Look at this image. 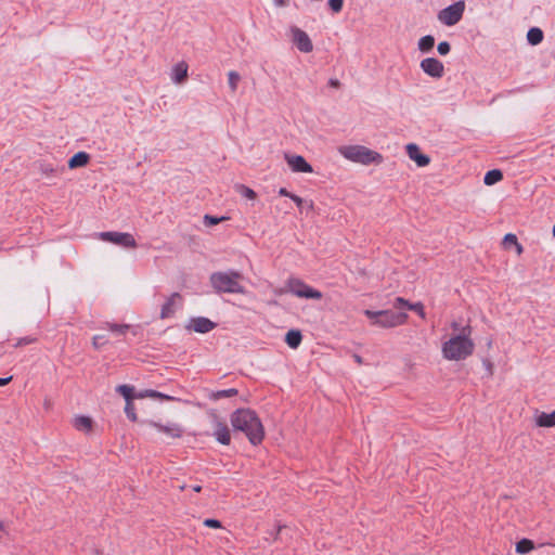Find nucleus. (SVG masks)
Segmentation results:
<instances>
[{
    "label": "nucleus",
    "mask_w": 555,
    "mask_h": 555,
    "mask_svg": "<svg viewBox=\"0 0 555 555\" xmlns=\"http://www.w3.org/2000/svg\"><path fill=\"white\" fill-rule=\"evenodd\" d=\"M234 430L246 435L253 446H258L264 438V429L257 413L250 409H237L230 416Z\"/></svg>",
    "instance_id": "f257e3e1"
},
{
    "label": "nucleus",
    "mask_w": 555,
    "mask_h": 555,
    "mask_svg": "<svg viewBox=\"0 0 555 555\" xmlns=\"http://www.w3.org/2000/svg\"><path fill=\"white\" fill-rule=\"evenodd\" d=\"M472 327L466 325L462 327L461 333L451 337L442 345V354L448 360H462L470 356L474 351V343L469 338Z\"/></svg>",
    "instance_id": "f03ea898"
},
{
    "label": "nucleus",
    "mask_w": 555,
    "mask_h": 555,
    "mask_svg": "<svg viewBox=\"0 0 555 555\" xmlns=\"http://www.w3.org/2000/svg\"><path fill=\"white\" fill-rule=\"evenodd\" d=\"M241 272L230 269L212 272L209 282L217 294H245L246 289L241 284Z\"/></svg>",
    "instance_id": "7ed1b4c3"
},
{
    "label": "nucleus",
    "mask_w": 555,
    "mask_h": 555,
    "mask_svg": "<svg viewBox=\"0 0 555 555\" xmlns=\"http://www.w3.org/2000/svg\"><path fill=\"white\" fill-rule=\"evenodd\" d=\"M340 154L348 160L362 165L380 164L383 155L364 145H346L339 147Z\"/></svg>",
    "instance_id": "20e7f679"
},
{
    "label": "nucleus",
    "mask_w": 555,
    "mask_h": 555,
    "mask_svg": "<svg viewBox=\"0 0 555 555\" xmlns=\"http://www.w3.org/2000/svg\"><path fill=\"white\" fill-rule=\"evenodd\" d=\"M364 314L372 320V324L390 328L402 325L408 320V313L405 312H397L392 310H364Z\"/></svg>",
    "instance_id": "39448f33"
},
{
    "label": "nucleus",
    "mask_w": 555,
    "mask_h": 555,
    "mask_svg": "<svg viewBox=\"0 0 555 555\" xmlns=\"http://www.w3.org/2000/svg\"><path fill=\"white\" fill-rule=\"evenodd\" d=\"M286 286L289 293L299 298L320 300L323 297L320 291L309 286L302 280L297 278L288 279Z\"/></svg>",
    "instance_id": "423d86ee"
},
{
    "label": "nucleus",
    "mask_w": 555,
    "mask_h": 555,
    "mask_svg": "<svg viewBox=\"0 0 555 555\" xmlns=\"http://www.w3.org/2000/svg\"><path fill=\"white\" fill-rule=\"evenodd\" d=\"M464 11L465 1L459 0L440 10L438 13V20L446 26H454L462 20Z\"/></svg>",
    "instance_id": "0eeeda50"
},
{
    "label": "nucleus",
    "mask_w": 555,
    "mask_h": 555,
    "mask_svg": "<svg viewBox=\"0 0 555 555\" xmlns=\"http://www.w3.org/2000/svg\"><path fill=\"white\" fill-rule=\"evenodd\" d=\"M100 237L103 241L113 243L115 245L125 247V248H134L137 247V242L132 234L127 232H116V231H107L101 232Z\"/></svg>",
    "instance_id": "6e6552de"
},
{
    "label": "nucleus",
    "mask_w": 555,
    "mask_h": 555,
    "mask_svg": "<svg viewBox=\"0 0 555 555\" xmlns=\"http://www.w3.org/2000/svg\"><path fill=\"white\" fill-rule=\"evenodd\" d=\"M292 41L302 53H310L313 50V43L309 35L297 26L291 27Z\"/></svg>",
    "instance_id": "1a4fd4ad"
},
{
    "label": "nucleus",
    "mask_w": 555,
    "mask_h": 555,
    "mask_svg": "<svg viewBox=\"0 0 555 555\" xmlns=\"http://www.w3.org/2000/svg\"><path fill=\"white\" fill-rule=\"evenodd\" d=\"M421 69L429 77L440 79L444 75V65L437 57H426L420 63Z\"/></svg>",
    "instance_id": "9d476101"
},
{
    "label": "nucleus",
    "mask_w": 555,
    "mask_h": 555,
    "mask_svg": "<svg viewBox=\"0 0 555 555\" xmlns=\"http://www.w3.org/2000/svg\"><path fill=\"white\" fill-rule=\"evenodd\" d=\"M285 160L289 169L294 172L311 173L312 166L301 155L285 153Z\"/></svg>",
    "instance_id": "9b49d317"
},
{
    "label": "nucleus",
    "mask_w": 555,
    "mask_h": 555,
    "mask_svg": "<svg viewBox=\"0 0 555 555\" xmlns=\"http://www.w3.org/2000/svg\"><path fill=\"white\" fill-rule=\"evenodd\" d=\"M149 425L155 428L157 431L163 433L173 439L181 438L183 435V428L178 423L168 422L167 424H162L159 422L150 421Z\"/></svg>",
    "instance_id": "f8f14e48"
},
{
    "label": "nucleus",
    "mask_w": 555,
    "mask_h": 555,
    "mask_svg": "<svg viewBox=\"0 0 555 555\" xmlns=\"http://www.w3.org/2000/svg\"><path fill=\"white\" fill-rule=\"evenodd\" d=\"M212 424V436L215 437V439L220 444L229 446L231 442V434L228 425L224 422L220 421L217 415H214Z\"/></svg>",
    "instance_id": "ddd939ff"
},
{
    "label": "nucleus",
    "mask_w": 555,
    "mask_h": 555,
    "mask_svg": "<svg viewBox=\"0 0 555 555\" xmlns=\"http://www.w3.org/2000/svg\"><path fill=\"white\" fill-rule=\"evenodd\" d=\"M217 324L205 317H193L190 319L186 328L196 333L205 334L212 331Z\"/></svg>",
    "instance_id": "4468645a"
},
{
    "label": "nucleus",
    "mask_w": 555,
    "mask_h": 555,
    "mask_svg": "<svg viewBox=\"0 0 555 555\" xmlns=\"http://www.w3.org/2000/svg\"><path fill=\"white\" fill-rule=\"evenodd\" d=\"M405 151L409 158L415 162L418 167H425L430 163V157L423 153L416 143H408L405 145Z\"/></svg>",
    "instance_id": "2eb2a0df"
},
{
    "label": "nucleus",
    "mask_w": 555,
    "mask_h": 555,
    "mask_svg": "<svg viewBox=\"0 0 555 555\" xmlns=\"http://www.w3.org/2000/svg\"><path fill=\"white\" fill-rule=\"evenodd\" d=\"M90 159L91 156L89 153L85 151H79L67 160V168L69 170L82 168L89 164Z\"/></svg>",
    "instance_id": "dca6fc26"
},
{
    "label": "nucleus",
    "mask_w": 555,
    "mask_h": 555,
    "mask_svg": "<svg viewBox=\"0 0 555 555\" xmlns=\"http://www.w3.org/2000/svg\"><path fill=\"white\" fill-rule=\"evenodd\" d=\"M393 307L397 308V309H400L402 307H406L408 309L415 311L422 319L425 318L424 306H423L422 302L411 304V302H409L408 300H405L402 297H397L395 299Z\"/></svg>",
    "instance_id": "f3484780"
},
{
    "label": "nucleus",
    "mask_w": 555,
    "mask_h": 555,
    "mask_svg": "<svg viewBox=\"0 0 555 555\" xmlns=\"http://www.w3.org/2000/svg\"><path fill=\"white\" fill-rule=\"evenodd\" d=\"M181 300V295L179 293H173L171 296L164 302L160 309V318L167 319L173 315L175 313V305L176 300Z\"/></svg>",
    "instance_id": "a211bd4d"
},
{
    "label": "nucleus",
    "mask_w": 555,
    "mask_h": 555,
    "mask_svg": "<svg viewBox=\"0 0 555 555\" xmlns=\"http://www.w3.org/2000/svg\"><path fill=\"white\" fill-rule=\"evenodd\" d=\"M188 78V65L184 62L178 63L173 66L171 79L176 83H182Z\"/></svg>",
    "instance_id": "6ab92c4d"
},
{
    "label": "nucleus",
    "mask_w": 555,
    "mask_h": 555,
    "mask_svg": "<svg viewBox=\"0 0 555 555\" xmlns=\"http://www.w3.org/2000/svg\"><path fill=\"white\" fill-rule=\"evenodd\" d=\"M544 39V33L540 27H530L527 31V41L530 46H538Z\"/></svg>",
    "instance_id": "aec40b11"
},
{
    "label": "nucleus",
    "mask_w": 555,
    "mask_h": 555,
    "mask_svg": "<svg viewBox=\"0 0 555 555\" xmlns=\"http://www.w3.org/2000/svg\"><path fill=\"white\" fill-rule=\"evenodd\" d=\"M435 37L433 35H425L418 39L417 48L422 53H431L435 47Z\"/></svg>",
    "instance_id": "412c9836"
},
{
    "label": "nucleus",
    "mask_w": 555,
    "mask_h": 555,
    "mask_svg": "<svg viewBox=\"0 0 555 555\" xmlns=\"http://www.w3.org/2000/svg\"><path fill=\"white\" fill-rule=\"evenodd\" d=\"M302 340V334L299 330H289L285 335V343L292 349H297Z\"/></svg>",
    "instance_id": "4be33fe9"
},
{
    "label": "nucleus",
    "mask_w": 555,
    "mask_h": 555,
    "mask_svg": "<svg viewBox=\"0 0 555 555\" xmlns=\"http://www.w3.org/2000/svg\"><path fill=\"white\" fill-rule=\"evenodd\" d=\"M74 427L80 431H90L92 428V420L89 416L78 415L74 418Z\"/></svg>",
    "instance_id": "5701e85b"
},
{
    "label": "nucleus",
    "mask_w": 555,
    "mask_h": 555,
    "mask_svg": "<svg viewBox=\"0 0 555 555\" xmlns=\"http://www.w3.org/2000/svg\"><path fill=\"white\" fill-rule=\"evenodd\" d=\"M135 397L138 399L149 397V398H155V399H162V400H168V401L173 400V397H171L169 395H165L157 390H153V389H145V390L139 391Z\"/></svg>",
    "instance_id": "b1692460"
},
{
    "label": "nucleus",
    "mask_w": 555,
    "mask_h": 555,
    "mask_svg": "<svg viewBox=\"0 0 555 555\" xmlns=\"http://www.w3.org/2000/svg\"><path fill=\"white\" fill-rule=\"evenodd\" d=\"M537 425L540 427H554L555 426V411L551 413L542 412L537 417Z\"/></svg>",
    "instance_id": "393cba45"
},
{
    "label": "nucleus",
    "mask_w": 555,
    "mask_h": 555,
    "mask_svg": "<svg viewBox=\"0 0 555 555\" xmlns=\"http://www.w3.org/2000/svg\"><path fill=\"white\" fill-rule=\"evenodd\" d=\"M116 391L120 393L128 403L131 402L134 398H137L135 396L138 393L134 392V388L132 386L126 384L117 386Z\"/></svg>",
    "instance_id": "a878e982"
},
{
    "label": "nucleus",
    "mask_w": 555,
    "mask_h": 555,
    "mask_svg": "<svg viewBox=\"0 0 555 555\" xmlns=\"http://www.w3.org/2000/svg\"><path fill=\"white\" fill-rule=\"evenodd\" d=\"M238 393V390L236 388H229V389H222L212 391L209 396L211 400H220L222 398H231Z\"/></svg>",
    "instance_id": "bb28decb"
},
{
    "label": "nucleus",
    "mask_w": 555,
    "mask_h": 555,
    "mask_svg": "<svg viewBox=\"0 0 555 555\" xmlns=\"http://www.w3.org/2000/svg\"><path fill=\"white\" fill-rule=\"evenodd\" d=\"M532 550H534V543L529 539L524 538L516 543V552L518 554H528Z\"/></svg>",
    "instance_id": "cd10ccee"
},
{
    "label": "nucleus",
    "mask_w": 555,
    "mask_h": 555,
    "mask_svg": "<svg viewBox=\"0 0 555 555\" xmlns=\"http://www.w3.org/2000/svg\"><path fill=\"white\" fill-rule=\"evenodd\" d=\"M106 328L116 335H125L130 328L128 324L106 323Z\"/></svg>",
    "instance_id": "c85d7f7f"
},
{
    "label": "nucleus",
    "mask_w": 555,
    "mask_h": 555,
    "mask_svg": "<svg viewBox=\"0 0 555 555\" xmlns=\"http://www.w3.org/2000/svg\"><path fill=\"white\" fill-rule=\"evenodd\" d=\"M240 80L241 75L237 72L230 70L228 73V82L232 92L236 91Z\"/></svg>",
    "instance_id": "c756f323"
},
{
    "label": "nucleus",
    "mask_w": 555,
    "mask_h": 555,
    "mask_svg": "<svg viewBox=\"0 0 555 555\" xmlns=\"http://www.w3.org/2000/svg\"><path fill=\"white\" fill-rule=\"evenodd\" d=\"M37 340H38L37 336L27 335V336L18 338L13 346L15 348H18V347H23L26 345L35 344Z\"/></svg>",
    "instance_id": "7c9ffc66"
},
{
    "label": "nucleus",
    "mask_w": 555,
    "mask_h": 555,
    "mask_svg": "<svg viewBox=\"0 0 555 555\" xmlns=\"http://www.w3.org/2000/svg\"><path fill=\"white\" fill-rule=\"evenodd\" d=\"M328 9L334 13L337 14L341 12L344 8V0H327Z\"/></svg>",
    "instance_id": "2f4dec72"
},
{
    "label": "nucleus",
    "mask_w": 555,
    "mask_h": 555,
    "mask_svg": "<svg viewBox=\"0 0 555 555\" xmlns=\"http://www.w3.org/2000/svg\"><path fill=\"white\" fill-rule=\"evenodd\" d=\"M504 244H514L517 247L518 253H521L522 246L518 243L517 237L513 233H507L503 240Z\"/></svg>",
    "instance_id": "473e14b6"
},
{
    "label": "nucleus",
    "mask_w": 555,
    "mask_h": 555,
    "mask_svg": "<svg viewBox=\"0 0 555 555\" xmlns=\"http://www.w3.org/2000/svg\"><path fill=\"white\" fill-rule=\"evenodd\" d=\"M125 413L127 415V417L131 421V422H135L137 421V413H135V409H134V405L131 402H126V405H125Z\"/></svg>",
    "instance_id": "72a5a7b5"
},
{
    "label": "nucleus",
    "mask_w": 555,
    "mask_h": 555,
    "mask_svg": "<svg viewBox=\"0 0 555 555\" xmlns=\"http://www.w3.org/2000/svg\"><path fill=\"white\" fill-rule=\"evenodd\" d=\"M437 51L441 56H446L451 51V44L449 41H440L437 46Z\"/></svg>",
    "instance_id": "f704fd0d"
},
{
    "label": "nucleus",
    "mask_w": 555,
    "mask_h": 555,
    "mask_svg": "<svg viewBox=\"0 0 555 555\" xmlns=\"http://www.w3.org/2000/svg\"><path fill=\"white\" fill-rule=\"evenodd\" d=\"M237 190L240 191V193L244 196V197H247L249 199H254L256 197V193L254 190H251L250 188L248 186H245L243 184L238 185L237 186Z\"/></svg>",
    "instance_id": "c9c22d12"
},
{
    "label": "nucleus",
    "mask_w": 555,
    "mask_h": 555,
    "mask_svg": "<svg viewBox=\"0 0 555 555\" xmlns=\"http://www.w3.org/2000/svg\"><path fill=\"white\" fill-rule=\"evenodd\" d=\"M225 219H228V218H227V217H220V218H218V217H215V216L205 215V216H204V223H205L206 225H216V224H218L220 221L225 220Z\"/></svg>",
    "instance_id": "e433bc0d"
},
{
    "label": "nucleus",
    "mask_w": 555,
    "mask_h": 555,
    "mask_svg": "<svg viewBox=\"0 0 555 555\" xmlns=\"http://www.w3.org/2000/svg\"><path fill=\"white\" fill-rule=\"evenodd\" d=\"M203 524H204V526H206L208 528H214V529H219L222 527L220 520L215 519V518H206Z\"/></svg>",
    "instance_id": "4c0bfd02"
},
{
    "label": "nucleus",
    "mask_w": 555,
    "mask_h": 555,
    "mask_svg": "<svg viewBox=\"0 0 555 555\" xmlns=\"http://www.w3.org/2000/svg\"><path fill=\"white\" fill-rule=\"evenodd\" d=\"M503 176H483V182L487 185H493L501 181Z\"/></svg>",
    "instance_id": "58836bf2"
},
{
    "label": "nucleus",
    "mask_w": 555,
    "mask_h": 555,
    "mask_svg": "<svg viewBox=\"0 0 555 555\" xmlns=\"http://www.w3.org/2000/svg\"><path fill=\"white\" fill-rule=\"evenodd\" d=\"M106 343V338L103 335H95L93 337V346L99 349Z\"/></svg>",
    "instance_id": "ea45409f"
},
{
    "label": "nucleus",
    "mask_w": 555,
    "mask_h": 555,
    "mask_svg": "<svg viewBox=\"0 0 555 555\" xmlns=\"http://www.w3.org/2000/svg\"><path fill=\"white\" fill-rule=\"evenodd\" d=\"M40 170H41V173H44V175L56 172V169L52 168V166L50 164H46V165L41 164Z\"/></svg>",
    "instance_id": "a19ab883"
},
{
    "label": "nucleus",
    "mask_w": 555,
    "mask_h": 555,
    "mask_svg": "<svg viewBox=\"0 0 555 555\" xmlns=\"http://www.w3.org/2000/svg\"><path fill=\"white\" fill-rule=\"evenodd\" d=\"M291 199L296 204L297 207L305 204V201L296 194H293Z\"/></svg>",
    "instance_id": "79ce46f5"
},
{
    "label": "nucleus",
    "mask_w": 555,
    "mask_h": 555,
    "mask_svg": "<svg viewBox=\"0 0 555 555\" xmlns=\"http://www.w3.org/2000/svg\"><path fill=\"white\" fill-rule=\"evenodd\" d=\"M328 86L332 87V88H339L340 87V81L336 78H331L328 80Z\"/></svg>",
    "instance_id": "37998d69"
},
{
    "label": "nucleus",
    "mask_w": 555,
    "mask_h": 555,
    "mask_svg": "<svg viewBox=\"0 0 555 555\" xmlns=\"http://www.w3.org/2000/svg\"><path fill=\"white\" fill-rule=\"evenodd\" d=\"M279 194H280L281 196H286V197H289V198H291V197H292V195H293V193L288 192L285 188H281V189L279 190Z\"/></svg>",
    "instance_id": "c03bdc74"
},
{
    "label": "nucleus",
    "mask_w": 555,
    "mask_h": 555,
    "mask_svg": "<svg viewBox=\"0 0 555 555\" xmlns=\"http://www.w3.org/2000/svg\"><path fill=\"white\" fill-rule=\"evenodd\" d=\"M12 380V376L0 377V387L8 385Z\"/></svg>",
    "instance_id": "a18cd8bd"
},
{
    "label": "nucleus",
    "mask_w": 555,
    "mask_h": 555,
    "mask_svg": "<svg viewBox=\"0 0 555 555\" xmlns=\"http://www.w3.org/2000/svg\"><path fill=\"white\" fill-rule=\"evenodd\" d=\"M298 208H299V210L301 212L304 211L305 208L312 209L313 208V203L312 202H310V203L305 202V204L300 205V207H298Z\"/></svg>",
    "instance_id": "49530a36"
},
{
    "label": "nucleus",
    "mask_w": 555,
    "mask_h": 555,
    "mask_svg": "<svg viewBox=\"0 0 555 555\" xmlns=\"http://www.w3.org/2000/svg\"><path fill=\"white\" fill-rule=\"evenodd\" d=\"M289 0H274V4L276 7H286L288 4Z\"/></svg>",
    "instance_id": "de8ad7c7"
},
{
    "label": "nucleus",
    "mask_w": 555,
    "mask_h": 555,
    "mask_svg": "<svg viewBox=\"0 0 555 555\" xmlns=\"http://www.w3.org/2000/svg\"><path fill=\"white\" fill-rule=\"evenodd\" d=\"M486 173H503L500 168H493L486 171Z\"/></svg>",
    "instance_id": "09e8293b"
},
{
    "label": "nucleus",
    "mask_w": 555,
    "mask_h": 555,
    "mask_svg": "<svg viewBox=\"0 0 555 555\" xmlns=\"http://www.w3.org/2000/svg\"><path fill=\"white\" fill-rule=\"evenodd\" d=\"M353 359H354V361H356L357 363H359V364H361V363H362V358H361V356H359V354H353Z\"/></svg>",
    "instance_id": "8fccbe9b"
},
{
    "label": "nucleus",
    "mask_w": 555,
    "mask_h": 555,
    "mask_svg": "<svg viewBox=\"0 0 555 555\" xmlns=\"http://www.w3.org/2000/svg\"><path fill=\"white\" fill-rule=\"evenodd\" d=\"M192 490L194 492H201L202 491V486H199V485L192 486Z\"/></svg>",
    "instance_id": "3c124183"
},
{
    "label": "nucleus",
    "mask_w": 555,
    "mask_h": 555,
    "mask_svg": "<svg viewBox=\"0 0 555 555\" xmlns=\"http://www.w3.org/2000/svg\"><path fill=\"white\" fill-rule=\"evenodd\" d=\"M282 528H283L282 526H278L276 531H275V533H274V535H273V539H274V540H276V539H278V535H279V533L281 532Z\"/></svg>",
    "instance_id": "603ef678"
},
{
    "label": "nucleus",
    "mask_w": 555,
    "mask_h": 555,
    "mask_svg": "<svg viewBox=\"0 0 555 555\" xmlns=\"http://www.w3.org/2000/svg\"><path fill=\"white\" fill-rule=\"evenodd\" d=\"M552 233H553V236L555 237V224L553 225Z\"/></svg>",
    "instance_id": "864d4df0"
},
{
    "label": "nucleus",
    "mask_w": 555,
    "mask_h": 555,
    "mask_svg": "<svg viewBox=\"0 0 555 555\" xmlns=\"http://www.w3.org/2000/svg\"><path fill=\"white\" fill-rule=\"evenodd\" d=\"M452 327H453V328H457V323H455V322H454V323H452Z\"/></svg>",
    "instance_id": "5fc2aeb1"
},
{
    "label": "nucleus",
    "mask_w": 555,
    "mask_h": 555,
    "mask_svg": "<svg viewBox=\"0 0 555 555\" xmlns=\"http://www.w3.org/2000/svg\"><path fill=\"white\" fill-rule=\"evenodd\" d=\"M2 529H3V524H2V522H0V530H2Z\"/></svg>",
    "instance_id": "6e6d98bb"
}]
</instances>
